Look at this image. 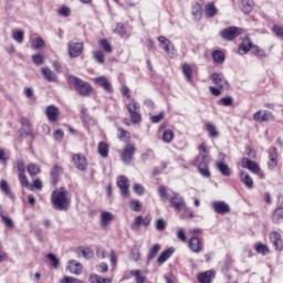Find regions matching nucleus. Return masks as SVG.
<instances>
[{"instance_id":"1","label":"nucleus","mask_w":283,"mask_h":283,"mask_svg":"<svg viewBox=\"0 0 283 283\" xmlns=\"http://www.w3.org/2000/svg\"><path fill=\"white\" fill-rule=\"evenodd\" d=\"M51 202L56 211H67V208L70 207L67 190H65V188L55 189L52 192Z\"/></svg>"},{"instance_id":"2","label":"nucleus","mask_w":283,"mask_h":283,"mask_svg":"<svg viewBox=\"0 0 283 283\" xmlns=\"http://www.w3.org/2000/svg\"><path fill=\"white\" fill-rule=\"evenodd\" d=\"M67 83L75 87V90L80 94V96H90V94H92V92H94V87H92L90 83H87L76 76H70L67 78Z\"/></svg>"},{"instance_id":"3","label":"nucleus","mask_w":283,"mask_h":283,"mask_svg":"<svg viewBox=\"0 0 283 283\" xmlns=\"http://www.w3.org/2000/svg\"><path fill=\"white\" fill-rule=\"evenodd\" d=\"M242 32H244V30L242 28L230 27V28L223 29L220 32V36H221V39H223V41H233V39H238V36H240V34H242Z\"/></svg>"},{"instance_id":"4","label":"nucleus","mask_w":283,"mask_h":283,"mask_svg":"<svg viewBox=\"0 0 283 283\" xmlns=\"http://www.w3.org/2000/svg\"><path fill=\"white\" fill-rule=\"evenodd\" d=\"M134 154H136V145L128 143L125 145L120 159L124 165H130L134 160Z\"/></svg>"},{"instance_id":"5","label":"nucleus","mask_w":283,"mask_h":283,"mask_svg":"<svg viewBox=\"0 0 283 283\" xmlns=\"http://www.w3.org/2000/svg\"><path fill=\"white\" fill-rule=\"evenodd\" d=\"M84 44L77 40H71L67 44V51L71 59H76L83 54Z\"/></svg>"},{"instance_id":"6","label":"nucleus","mask_w":283,"mask_h":283,"mask_svg":"<svg viewBox=\"0 0 283 283\" xmlns=\"http://www.w3.org/2000/svg\"><path fill=\"white\" fill-rule=\"evenodd\" d=\"M210 78L216 87H218L219 90H229V81H227L224 74L214 72L212 73Z\"/></svg>"},{"instance_id":"7","label":"nucleus","mask_w":283,"mask_h":283,"mask_svg":"<svg viewBox=\"0 0 283 283\" xmlns=\"http://www.w3.org/2000/svg\"><path fill=\"white\" fill-rule=\"evenodd\" d=\"M253 120L255 123H273L275 120V116L270 111H258L253 114Z\"/></svg>"},{"instance_id":"8","label":"nucleus","mask_w":283,"mask_h":283,"mask_svg":"<svg viewBox=\"0 0 283 283\" xmlns=\"http://www.w3.org/2000/svg\"><path fill=\"white\" fill-rule=\"evenodd\" d=\"M195 163H210V151L207 147V143H202L199 146V155L197 156Z\"/></svg>"},{"instance_id":"9","label":"nucleus","mask_w":283,"mask_h":283,"mask_svg":"<svg viewBox=\"0 0 283 283\" xmlns=\"http://www.w3.org/2000/svg\"><path fill=\"white\" fill-rule=\"evenodd\" d=\"M93 83L102 87L107 94H112V92H114V88L112 87V83H109V80H107L106 76L95 77L93 78Z\"/></svg>"},{"instance_id":"10","label":"nucleus","mask_w":283,"mask_h":283,"mask_svg":"<svg viewBox=\"0 0 283 283\" xmlns=\"http://www.w3.org/2000/svg\"><path fill=\"white\" fill-rule=\"evenodd\" d=\"M171 207L177 209V211H182L184 209H187V203H185V198L180 196L179 193H175L174 197H170L169 199Z\"/></svg>"},{"instance_id":"11","label":"nucleus","mask_w":283,"mask_h":283,"mask_svg":"<svg viewBox=\"0 0 283 283\" xmlns=\"http://www.w3.org/2000/svg\"><path fill=\"white\" fill-rule=\"evenodd\" d=\"M117 187L120 189V193L124 198H129V180L127 179V177H118Z\"/></svg>"},{"instance_id":"12","label":"nucleus","mask_w":283,"mask_h":283,"mask_svg":"<svg viewBox=\"0 0 283 283\" xmlns=\"http://www.w3.org/2000/svg\"><path fill=\"white\" fill-rule=\"evenodd\" d=\"M212 209L214 210V213H219L221 216L231 212V207H229L224 201H213Z\"/></svg>"},{"instance_id":"13","label":"nucleus","mask_w":283,"mask_h":283,"mask_svg":"<svg viewBox=\"0 0 283 283\" xmlns=\"http://www.w3.org/2000/svg\"><path fill=\"white\" fill-rule=\"evenodd\" d=\"M241 167H243V169H249V171H252V174H260V166L258 163L249 158L241 159Z\"/></svg>"},{"instance_id":"14","label":"nucleus","mask_w":283,"mask_h":283,"mask_svg":"<svg viewBox=\"0 0 283 283\" xmlns=\"http://www.w3.org/2000/svg\"><path fill=\"white\" fill-rule=\"evenodd\" d=\"M216 279V271L208 270L206 272H201L197 275V280L200 283H211Z\"/></svg>"},{"instance_id":"15","label":"nucleus","mask_w":283,"mask_h":283,"mask_svg":"<svg viewBox=\"0 0 283 283\" xmlns=\"http://www.w3.org/2000/svg\"><path fill=\"white\" fill-rule=\"evenodd\" d=\"M151 224V217L147 216L146 218H143L142 216L136 217L133 224L132 229H138L140 227H149Z\"/></svg>"},{"instance_id":"16","label":"nucleus","mask_w":283,"mask_h":283,"mask_svg":"<svg viewBox=\"0 0 283 283\" xmlns=\"http://www.w3.org/2000/svg\"><path fill=\"white\" fill-rule=\"evenodd\" d=\"M73 163L78 171H85L87 169V159L81 155H74Z\"/></svg>"},{"instance_id":"17","label":"nucleus","mask_w":283,"mask_h":283,"mask_svg":"<svg viewBox=\"0 0 283 283\" xmlns=\"http://www.w3.org/2000/svg\"><path fill=\"white\" fill-rule=\"evenodd\" d=\"M45 114L50 123H56V120H59V108L56 106H48L45 109Z\"/></svg>"},{"instance_id":"18","label":"nucleus","mask_w":283,"mask_h":283,"mask_svg":"<svg viewBox=\"0 0 283 283\" xmlns=\"http://www.w3.org/2000/svg\"><path fill=\"white\" fill-rule=\"evenodd\" d=\"M188 247L190 251H193V253H200V251H202V242H200V239L197 237H192L188 241Z\"/></svg>"},{"instance_id":"19","label":"nucleus","mask_w":283,"mask_h":283,"mask_svg":"<svg viewBox=\"0 0 283 283\" xmlns=\"http://www.w3.org/2000/svg\"><path fill=\"white\" fill-rule=\"evenodd\" d=\"M41 74L43 78H45V81H48L49 83H56V81H59V77L56 76V74H54V72H52V70H50V67H42Z\"/></svg>"},{"instance_id":"20","label":"nucleus","mask_w":283,"mask_h":283,"mask_svg":"<svg viewBox=\"0 0 283 283\" xmlns=\"http://www.w3.org/2000/svg\"><path fill=\"white\" fill-rule=\"evenodd\" d=\"M270 242L273 244L275 251H282V237L277 233V231H272L270 233Z\"/></svg>"},{"instance_id":"21","label":"nucleus","mask_w":283,"mask_h":283,"mask_svg":"<svg viewBox=\"0 0 283 283\" xmlns=\"http://www.w3.org/2000/svg\"><path fill=\"white\" fill-rule=\"evenodd\" d=\"M198 167L199 174L203 178H211V171L209 170V163H193Z\"/></svg>"},{"instance_id":"22","label":"nucleus","mask_w":283,"mask_h":283,"mask_svg":"<svg viewBox=\"0 0 283 283\" xmlns=\"http://www.w3.org/2000/svg\"><path fill=\"white\" fill-rule=\"evenodd\" d=\"M253 43L251 42V39L245 38L243 39L242 43L239 46V53L240 54H247L248 52H251L253 50Z\"/></svg>"},{"instance_id":"23","label":"nucleus","mask_w":283,"mask_h":283,"mask_svg":"<svg viewBox=\"0 0 283 283\" xmlns=\"http://www.w3.org/2000/svg\"><path fill=\"white\" fill-rule=\"evenodd\" d=\"M203 12L206 17L213 18L218 14V7L213 2H209L205 6Z\"/></svg>"},{"instance_id":"24","label":"nucleus","mask_w":283,"mask_h":283,"mask_svg":"<svg viewBox=\"0 0 283 283\" xmlns=\"http://www.w3.org/2000/svg\"><path fill=\"white\" fill-rule=\"evenodd\" d=\"M174 248H169L167 250H165L164 252L160 253V255L157 259V264L163 265L165 264V262H167V260H169V258H171V255H174Z\"/></svg>"},{"instance_id":"25","label":"nucleus","mask_w":283,"mask_h":283,"mask_svg":"<svg viewBox=\"0 0 283 283\" xmlns=\"http://www.w3.org/2000/svg\"><path fill=\"white\" fill-rule=\"evenodd\" d=\"M112 220H114V214H112V212L104 211L101 213V227H103V229H107Z\"/></svg>"},{"instance_id":"26","label":"nucleus","mask_w":283,"mask_h":283,"mask_svg":"<svg viewBox=\"0 0 283 283\" xmlns=\"http://www.w3.org/2000/svg\"><path fill=\"white\" fill-rule=\"evenodd\" d=\"M67 269L73 275H81L83 272V265L76 261H70Z\"/></svg>"},{"instance_id":"27","label":"nucleus","mask_w":283,"mask_h":283,"mask_svg":"<svg viewBox=\"0 0 283 283\" xmlns=\"http://www.w3.org/2000/svg\"><path fill=\"white\" fill-rule=\"evenodd\" d=\"M240 180L243 182L247 189H253V179L251 176L244 171H240Z\"/></svg>"},{"instance_id":"28","label":"nucleus","mask_w":283,"mask_h":283,"mask_svg":"<svg viewBox=\"0 0 283 283\" xmlns=\"http://www.w3.org/2000/svg\"><path fill=\"white\" fill-rule=\"evenodd\" d=\"M277 166V148H270V161L268 163V167L270 169H274Z\"/></svg>"},{"instance_id":"29","label":"nucleus","mask_w":283,"mask_h":283,"mask_svg":"<svg viewBox=\"0 0 283 283\" xmlns=\"http://www.w3.org/2000/svg\"><path fill=\"white\" fill-rule=\"evenodd\" d=\"M254 7H255V2L253 0H241V10L245 14H249Z\"/></svg>"},{"instance_id":"30","label":"nucleus","mask_w":283,"mask_h":283,"mask_svg":"<svg viewBox=\"0 0 283 283\" xmlns=\"http://www.w3.org/2000/svg\"><path fill=\"white\" fill-rule=\"evenodd\" d=\"M216 167H217L218 171H220V174L222 176H226V177L231 176V168H229V165H227V164H224L222 161H218L216 164Z\"/></svg>"},{"instance_id":"31","label":"nucleus","mask_w":283,"mask_h":283,"mask_svg":"<svg viewBox=\"0 0 283 283\" xmlns=\"http://www.w3.org/2000/svg\"><path fill=\"white\" fill-rule=\"evenodd\" d=\"M272 222H274V224H282L283 222V208H276L273 216H272Z\"/></svg>"},{"instance_id":"32","label":"nucleus","mask_w":283,"mask_h":283,"mask_svg":"<svg viewBox=\"0 0 283 283\" xmlns=\"http://www.w3.org/2000/svg\"><path fill=\"white\" fill-rule=\"evenodd\" d=\"M0 189L2 192L6 193V196H8V198H14V195H12V190L10 189V185H8V181L6 179H2L0 181Z\"/></svg>"},{"instance_id":"33","label":"nucleus","mask_w":283,"mask_h":283,"mask_svg":"<svg viewBox=\"0 0 283 283\" xmlns=\"http://www.w3.org/2000/svg\"><path fill=\"white\" fill-rule=\"evenodd\" d=\"M98 154L102 158H107L109 156V146L105 142L98 144Z\"/></svg>"},{"instance_id":"34","label":"nucleus","mask_w":283,"mask_h":283,"mask_svg":"<svg viewBox=\"0 0 283 283\" xmlns=\"http://www.w3.org/2000/svg\"><path fill=\"white\" fill-rule=\"evenodd\" d=\"M192 17L197 20L200 21V19H202V6H200V3H195L192 6Z\"/></svg>"},{"instance_id":"35","label":"nucleus","mask_w":283,"mask_h":283,"mask_svg":"<svg viewBox=\"0 0 283 283\" xmlns=\"http://www.w3.org/2000/svg\"><path fill=\"white\" fill-rule=\"evenodd\" d=\"M31 48H33V50H41V48H45V41L43 38L38 36L31 41Z\"/></svg>"},{"instance_id":"36","label":"nucleus","mask_w":283,"mask_h":283,"mask_svg":"<svg viewBox=\"0 0 283 283\" xmlns=\"http://www.w3.org/2000/svg\"><path fill=\"white\" fill-rule=\"evenodd\" d=\"M91 283H112V279H105L98 274H91Z\"/></svg>"},{"instance_id":"37","label":"nucleus","mask_w":283,"mask_h":283,"mask_svg":"<svg viewBox=\"0 0 283 283\" xmlns=\"http://www.w3.org/2000/svg\"><path fill=\"white\" fill-rule=\"evenodd\" d=\"M93 59L99 64L103 65L105 63V53L99 50L93 51Z\"/></svg>"},{"instance_id":"38","label":"nucleus","mask_w":283,"mask_h":283,"mask_svg":"<svg viewBox=\"0 0 283 283\" xmlns=\"http://www.w3.org/2000/svg\"><path fill=\"white\" fill-rule=\"evenodd\" d=\"M206 129L210 138H218L219 133H218V129H216V125L208 123L206 124Z\"/></svg>"},{"instance_id":"39","label":"nucleus","mask_w":283,"mask_h":283,"mask_svg":"<svg viewBox=\"0 0 283 283\" xmlns=\"http://www.w3.org/2000/svg\"><path fill=\"white\" fill-rule=\"evenodd\" d=\"M159 252H160V244L158 243L154 244L148 252V260H154V258H156Z\"/></svg>"},{"instance_id":"40","label":"nucleus","mask_w":283,"mask_h":283,"mask_svg":"<svg viewBox=\"0 0 283 283\" xmlns=\"http://www.w3.org/2000/svg\"><path fill=\"white\" fill-rule=\"evenodd\" d=\"M61 174H63V168H61L60 166H54L51 171L52 181L56 182V180H59V176H61Z\"/></svg>"},{"instance_id":"41","label":"nucleus","mask_w":283,"mask_h":283,"mask_svg":"<svg viewBox=\"0 0 283 283\" xmlns=\"http://www.w3.org/2000/svg\"><path fill=\"white\" fill-rule=\"evenodd\" d=\"M28 174L31 176H36L41 174V168L36 164H29L27 167Z\"/></svg>"},{"instance_id":"42","label":"nucleus","mask_w":283,"mask_h":283,"mask_svg":"<svg viewBox=\"0 0 283 283\" xmlns=\"http://www.w3.org/2000/svg\"><path fill=\"white\" fill-rule=\"evenodd\" d=\"M18 178L20 180V185H22V187H25L27 189H30L32 191V186H30V181L28 180V177L24 174H18Z\"/></svg>"},{"instance_id":"43","label":"nucleus","mask_w":283,"mask_h":283,"mask_svg":"<svg viewBox=\"0 0 283 283\" xmlns=\"http://www.w3.org/2000/svg\"><path fill=\"white\" fill-rule=\"evenodd\" d=\"M164 51L166 52V54H168L170 59H176V48L172 45L171 42L169 43V45L166 44V46H164Z\"/></svg>"},{"instance_id":"44","label":"nucleus","mask_w":283,"mask_h":283,"mask_svg":"<svg viewBox=\"0 0 283 283\" xmlns=\"http://www.w3.org/2000/svg\"><path fill=\"white\" fill-rule=\"evenodd\" d=\"M212 59L214 61V63H224V53H222V51H214L212 53Z\"/></svg>"},{"instance_id":"45","label":"nucleus","mask_w":283,"mask_h":283,"mask_svg":"<svg viewBox=\"0 0 283 283\" xmlns=\"http://www.w3.org/2000/svg\"><path fill=\"white\" fill-rule=\"evenodd\" d=\"M130 275H134L136 283H145L147 277L140 275V270L130 271Z\"/></svg>"},{"instance_id":"46","label":"nucleus","mask_w":283,"mask_h":283,"mask_svg":"<svg viewBox=\"0 0 283 283\" xmlns=\"http://www.w3.org/2000/svg\"><path fill=\"white\" fill-rule=\"evenodd\" d=\"M127 109H128L129 114H132L134 112H139L140 104H138V102H136L135 99H132L130 103L127 105Z\"/></svg>"},{"instance_id":"47","label":"nucleus","mask_w":283,"mask_h":283,"mask_svg":"<svg viewBox=\"0 0 283 283\" xmlns=\"http://www.w3.org/2000/svg\"><path fill=\"white\" fill-rule=\"evenodd\" d=\"M182 72H184L185 77L187 78V81H191V76L193 74V71L191 70V65L184 64L182 65Z\"/></svg>"},{"instance_id":"48","label":"nucleus","mask_w":283,"mask_h":283,"mask_svg":"<svg viewBox=\"0 0 283 283\" xmlns=\"http://www.w3.org/2000/svg\"><path fill=\"white\" fill-rule=\"evenodd\" d=\"M163 140L164 143H171L174 140V130L167 129L163 134Z\"/></svg>"},{"instance_id":"49","label":"nucleus","mask_w":283,"mask_h":283,"mask_svg":"<svg viewBox=\"0 0 283 283\" xmlns=\"http://www.w3.org/2000/svg\"><path fill=\"white\" fill-rule=\"evenodd\" d=\"M32 62L34 65H43V63H45V57L43 54H34L32 55Z\"/></svg>"},{"instance_id":"50","label":"nucleus","mask_w":283,"mask_h":283,"mask_svg":"<svg viewBox=\"0 0 283 283\" xmlns=\"http://www.w3.org/2000/svg\"><path fill=\"white\" fill-rule=\"evenodd\" d=\"M155 229H157V231H165L167 229V221L158 219L155 221Z\"/></svg>"},{"instance_id":"51","label":"nucleus","mask_w":283,"mask_h":283,"mask_svg":"<svg viewBox=\"0 0 283 283\" xmlns=\"http://www.w3.org/2000/svg\"><path fill=\"white\" fill-rule=\"evenodd\" d=\"M0 218L2 220V222L9 227V229H13L14 228V222L12 221V219L10 217L4 216L3 213L0 212Z\"/></svg>"},{"instance_id":"52","label":"nucleus","mask_w":283,"mask_h":283,"mask_svg":"<svg viewBox=\"0 0 283 283\" xmlns=\"http://www.w3.org/2000/svg\"><path fill=\"white\" fill-rule=\"evenodd\" d=\"M99 45L104 50V52H112V44H109V41L107 39L99 40Z\"/></svg>"},{"instance_id":"53","label":"nucleus","mask_w":283,"mask_h":283,"mask_svg":"<svg viewBox=\"0 0 283 283\" xmlns=\"http://www.w3.org/2000/svg\"><path fill=\"white\" fill-rule=\"evenodd\" d=\"M252 53L255 56H260L261 59H264V56H266V52L264 50L260 49V46H258V45L252 46Z\"/></svg>"},{"instance_id":"54","label":"nucleus","mask_w":283,"mask_h":283,"mask_svg":"<svg viewBox=\"0 0 283 283\" xmlns=\"http://www.w3.org/2000/svg\"><path fill=\"white\" fill-rule=\"evenodd\" d=\"M158 193L163 200H168L169 198V191L167 190V187L160 186L158 188Z\"/></svg>"},{"instance_id":"55","label":"nucleus","mask_w":283,"mask_h":283,"mask_svg":"<svg viewBox=\"0 0 283 283\" xmlns=\"http://www.w3.org/2000/svg\"><path fill=\"white\" fill-rule=\"evenodd\" d=\"M115 34H117L118 36H123L124 34H126V29L125 25L123 23H117L116 28L114 29Z\"/></svg>"},{"instance_id":"56","label":"nucleus","mask_w":283,"mask_h":283,"mask_svg":"<svg viewBox=\"0 0 283 283\" xmlns=\"http://www.w3.org/2000/svg\"><path fill=\"white\" fill-rule=\"evenodd\" d=\"M12 39H13V41H15L17 43H23V39H24L23 31L13 32Z\"/></svg>"},{"instance_id":"57","label":"nucleus","mask_w":283,"mask_h":283,"mask_svg":"<svg viewBox=\"0 0 283 283\" xmlns=\"http://www.w3.org/2000/svg\"><path fill=\"white\" fill-rule=\"evenodd\" d=\"M133 191L137 196H143L145 193V186L140 185V184H135L134 187H133Z\"/></svg>"},{"instance_id":"58","label":"nucleus","mask_w":283,"mask_h":283,"mask_svg":"<svg viewBox=\"0 0 283 283\" xmlns=\"http://www.w3.org/2000/svg\"><path fill=\"white\" fill-rule=\"evenodd\" d=\"M48 260H50L52 266L54 269H59V259L53 253L46 254Z\"/></svg>"},{"instance_id":"59","label":"nucleus","mask_w":283,"mask_h":283,"mask_svg":"<svg viewBox=\"0 0 283 283\" xmlns=\"http://www.w3.org/2000/svg\"><path fill=\"white\" fill-rule=\"evenodd\" d=\"M272 32L275 34V36H277V39H282L283 41V28L280 25H274L272 28Z\"/></svg>"},{"instance_id":"60","label":"nucleus","mask_w":283,"mask_h":283,"mask_svg":"<svg viewBox=\"0 0 283 283\" xmlns=\"http://www.w3.org/2000/svg\"><path fill=\"white\" fill-rule=\"evenodd\" d=\"M159 45L164 50V48H167L171 43V40L167 39L165 35H161L158 38Z\"/></svg>"},{"instance_id":"61","label":"nucleus","mask_w":283,"mask_h":283,"mask_svg":"<svg viewBox=\"0 0 283 283\" xmlns=\"http://www.w3.org/2000/svg\"><path fill=\"white\" fill-rule=\"evenodd\" d=\"M59 283H81V281L73 276H64L60 280Z\"/></svg>"},{"instance_id":"62","label":"nucleus","mask_w":283,"mask_h":283,"mask_svg":"<svg viewBox=\"0 0 283 283\" xmlns=\"http://www.w3.org/2000/svg\"><path fill=\"white\" fill-rule=\"evenodd\" d=\"M57 13L61 15V17H70V14H72V11L70 10L69 7H62L57 10Z\"/></svg>"},{"instance_id":"63","label":"nucleus","mask_w":283,"mask_h":283,"mask_svg":"<svg viewBox=\"0 0 283 283\" xmlns=\"http://www.w3.org/2000/svg\"><path fill=\"white\" fill-rule=\"evenodd\" d=\"M130 114V120L132 123H134L136 125V123H140V114L138 113V111H135L133 113H129Z\"/></svg>"},{"instance_id":"64","label":"nucleus","mask_w":283,"mask_h":283,"mask_svg":"<svg viewBox=\"0 0 283 283\" xmlns=\"http://www.w3.org/2000/svg\"><path fill=\"white\" fill-rule=\"evenodd\" d=\"M130 209H133L134 211H137V212L140 211V209H142L140 201L133 199L130 201Z\"/></svg>"}]
</instances>
